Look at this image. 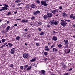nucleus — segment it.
Masks as SVG:
<instances>
[{
  "instance_id": "5",
  "label": "nucleus",
  "mask_w": 75,
  "mask_h": 75,
  "mask_svg": "<svg viewBox=\"0 0 75 75\" xmlns=\"http://www.w3.org/2000/svg\"><path fill=\"white\" fill-rule=\"evenodd\" d=\"M47 17L49 18L52 17V14L51 13H47Z\"/></svg>"
},
{
  "instance_id": "41",
  "label": "nucleus",
  "mask_w": 75,
  "mask_h": 75,
  "mask_svg": "<svg viewBox=\"0 0 75 75\" xmlns=\"http://www.w3.org/2000/svg\"><path fill=\"white\" fill-rule=\"evenodd\" d=\"M44 54L45 55H47V54H48V53H47V52H45Z\"/></svg>"
},
{
  "instance_id": "14",
  "label": "nucleus",
  "mask_w": 75,
  "mask_h": 75,
  "mask_svg": "<svg viewBox=\"0 0 75 75\" xmlns=\"http://www.w3.org/2000/svg\"><path fill=\"white\" fill-rule=\"evenodd\" d=\"M53 52H55V51L56 52H57V51H58V50L56 49L55 48H54L52 50Z\"/></svg>"
},
{
  "instance_id": "21",
  "label": "nucleus",
  "mask_w": 75,
  "mask_h": 75,
  "mask_svg": "<svg viewBox=\"0 0 75 75\" xmlns=\"http://www.w3.org/2000/svg\"><path fill=\"white\" fill-rule=\"evenodd\" d=\"M36 2H37V4H40V1H39V0H36Z\"/></svg>"
},
{
  "instance_id": "28",
  "label": "nucleus",
  "mask_w": 75,
  "mask_h": 75,
  "mask_svg": "<svg viewBox=\"0 0 75 75\" xmlns=\"http://www.w3.org/2000/svg\"><path fill=\"white\" fill-rule=\"evenodd\" d=\"M36 13L38 14H39V13H40V11H36Z\"/></svg>"
},
{
  "instance_id": "17",
  "label": "nucleus",
  "mask_w": 75,
  "mask_h": 75,
  "mask_svg": "<svg viewBox=\"0 0 75 75\" xmlns=\"http://www.w3.org/2000/svg\"><path fill=\"white\" fill-rule=\"evenodd\" d=\"M20 36H18L16 38V40H20Z\"/></svg>"
},
{
  "instance_id": "62",
  "label": "nucleus",
  "mask_w": 75,
  "mask_h": 75,
  "mask_svg": "<svg viewBox=\"0 0 75 75\" xmlns=\"http://www.w3.org/2000/svg\"><path fill=\"white\" fill-rule=\"evenodd\" d=\"M2 10H3L2 9L0 10V11H2Z\"/></svg>"
},
{
  "instance_id": "35",
  "label": "nucleus",
  "mask_w": 75,
  "mask_h": 75,
  "mask_svg": "<svg viewBox=\"0 0 75 75\" xmlns=\"http://www.w3.org/2000/svg\"><path fill=\"white\" fill-rule=\"evenodd\" d=\"M38 24H40V25H41H41L42 24V23L40 22H38Z\"/></svg>"
},
{
  "instance_id": "25",
  "label": "nucleus",
  "mask_w": 75,
  "mask_h": 75,
  "mask_svg": "<svg viewBox=\"0 0 75 75\" xmlns=\"http://www.w3.org/2000/svg\"><path fill=\"white\" fill-rule=\"evenodd\" d=\"M14 67V65L13 64H11L10 65V67L11 68H13Z\"/></svg>"
},
{
  "instance_id": "31",
  "label": "nucleus",
  "mask_w": 75,
  "mask_h": 75,
  "mask_svg": "<svg viewBox=\"0 0 75 75\" xmlns=\"http://www.w3.org/2000/svg\"><path fill=\"white\" fill-rule=\"evenodd\" d=\"M68 48V45H66L64 46V48Z\"/></svg>"
},
{
  "instance_id": "8",
  "label": "nucleus",
  "mask_w": 75,
  "mask_h": 75,
  "mask_svg": "<svg viewBox=\"0 0 75 75\" xmlns=\"http://www.w3.org/2000/svg\"><path fill=\"white\" fill-rule=\"evenodd\" d=\"M64 42V44L65 45H68V40H65L63 41Z\"/></svg>"
},
{
  "instance_id": "43",
  "label": "nucleus",
  "mask_w": 75,
  "mask_h": 75,
  "mask_svg": "<svg viewBox=\"0 0 75 75\" xmlns=\"http://www.w3.org/2000/svg\"><path fill=\"white\" fill-rule=\"evenodd\" d=\"M38 30L39 31H41L42 29L41 28H39L38 29Z\"/></svg>"
},
{
  "instance_id": "38",
  "label": "nucleus",
  "mask_w": 75,
  "mask_h": 75,
  "mask_svg": "<svg viewBox=\"0 0 75 75\" xmlns=\"http://www.w3.org/2000/svg\"><path fill=\"white\" fill-rule=\"evenodd\" d=\"M41 73L43 74H44V73H45V71H44V70L42 71Z\"/></svg>"
},
{
  "instance_id": "44",
  "label": "nucleus",
  "mask_w": 75,
  "mask_h": 75,
  "mask_svg": "<svg viewBox=\"0 0 75 75\" xmlns=\"http://www.w3.org/2000/svg\"><path fill=\"white\" fill-rule=\"evenodd\" d=\"M28 67V65L27 64L26 65H25V68H27Z\"/></svg>"
},
{
  "instance_id": "47",
  "label": "nucleus",
  "mask_w": 75,
  "mask_h": 75,
  "mask_svg": "<svg viewBox=\"0 0 75 75\" xmlns=\"http://www.w3.org/2000/svg\"><path fill=\"white\" fill-rule=\"evenodd\" d=\"M72 68H70L69 69V71H72Z\"/></svg>"
},
{
  "instance_id": "46",
  "label": "nucleus",
  "mask_w": 75,
  "mask_h": 75,
  "mask_svg": "<svg viewBox=\"0 0 75 75\" xmlns=\"http://www.w3.org/2000/svg\"><path fill=\"white\" fill-rule=\"evenodd\" d=\"M34 24L33 23H30V25H31V26H32V27H33V25H34Z\"/></svg>"
},
{
  "instance_id": "6",
  "label": "nucleus",
  "mask_w": 75,
  "mask_h": 75,
  "mask_svg": "<svg viewBox=\"0 0 75 75\" xmlns=\"http://www.w3.org/2000/svg\"><path fill=\"white\" fill-rule=\"evenodd\" d=\"M23 57L24 58H27L28 57V54L25 53L23 54Z\"/></svg>"
},
{
  "instance_id": "30",
  "label": "nucleus",
  "mask_w": 75,
  "mask_h": 75,
  "mask_svg": "<svg viewBox=\"0 0 75 75\" xmlns=\"http://www.w3.org/2000/svg\"><path fill=\"white\" fill-rule=\"evenodd\" d=\"M6 41V40H5V39H3L2 40V42H5V41Z\"/></svg>"
},
{
  "instance_id": "22",
  "label": "nucleus",
  "mask_w": 75,
  "mask_h": 75,
  "mask_svg": "<svg viewBox=\"0 0 75 75\" xmlns=\"http://www.w3.org/2000/svg\"><path fill=\"white\" fill-rule=\"evenodd\" d=\"M20 2H21V1L20 0H18L15 1L16 3H20Z\"/></svg>"
},
{
  "instance_id": "10",
  "label": "nucleus",
  "mask_w": 75,
  "mask_h": 75,
  "mask_svg": "<svg viewBox=\"0 0 75 75\" xmlns=\"http://www.w3.org/2000/svg\"><path fill=\"white\" fill-rule=\"evenodd\" d=\"M30 7L33 8H35V5L33 4H31L30 5Z\"/></svg>"
},
{
  "instance_id": "49",
  "label": "nucleus",
  "mask_w": 75,
  "mask_h": 75,
  "mask_svg": "<svg viewBox=\"0 0 75 75\" xmlns=\"http://www.w3.org/2000/svg\"><path fill=\"white\" fill-rule=\"evenodd\" d=\"M45 48H46V49H47V48H48V46H46L45 47Z\"/></svg>"
},
{
  "instance_id": "2",
  "label": "nucleus",
  "mask_w": 75,
  "mask_h": 75,
  "mask_svg": "<svg viewBox=\"0 0 75 75\" xmlns=\"http://www.w3.org/2000/svg\"><path fill=\"white\" fill-rule=\"evenodd\" d=\"M59 23V21H52L50 22V23L51 24L54 25H57L58 23Z\"/></svg>"
},
{
  "instance_id": "45",
  "label": "nucleus",
  "mask_w": 75,
  "mask_h": 75,
  "mask_svg": "<svg viewBox=\"0 0 75 75\" xmlns=\"http://www.w3.org/2000/svg\"><path fill=\"white\" fill-rule=\"evenodd\" d=\"M24 30H25V31H28V29L26 28L24 29Z\"/></svg>"
},
{
  "instance_id": "39",
  "label": "nucleus",
  "mask_w": 75,
  "mask_h": 75,
  "mask_svg": "<svg viewBox=\"0 0 75 75\" xmlns=\"http://www.w3.org/2000/svg\"><path fill=\"white\" fill-rule=\"evenodd\" d=\"M35 18V17L34 16H33L31 18V20H34Z\"/></svg>"
},
{
  "instance_id": "55",
  "label": "nucleus",
  "mask_w": 75,
  "mask_h": 75,
  "mask_svg": "<svg viewBox=\"0 0 75 75\" xmlns=\"http://www.w3.org/2000/svg\"><path fill=\"white\" fill-rule=\"evenodd\" d=\"M5 7H6V8H7V7H8V6L7 5H6V6H5Z\"/></svg>"
},
{
  "instance_id": "60",
  "label": "nucleus",
  "mask_w": 75,
  "mask_h": 75,
  "mask_svg": "<svg viewBox=\"0 0 75 75\" xmlns=\"http://www.w3.org/2000/svg\"><path fill=\"white\" fill-rule=\"evenodd\" d=\"M52 33H53V34H55V31H53Z\"/></svg>"
},
{
  "instance_id": "12",
  "label": "nucleus",
  "mask_w": 75,
  "mask_h": 75,
  "mask_svg": "<svg viewBox=\"0 0 75 75\" xmlns=\"http://www.w3.org/2000/svg\"><path fill=\"white\" fill-rule=\"evenodd\" d=\"M31 68H32L31 66L28 67L26 69V71H29V70H30V69H31Z\"/></svg>"
},
{
  "instance_id": "64",
  "label": "nucleus",
  "mask_w": 75,
  "mask_h": 75,
  "mask_svg": "<svg viewBox=\"0 0 75 75\" xmlns=\"http://www.w3.org/2000/svg\"><path fill=\"white\" fill-rule=\"evenodd\" d=\"M5 10H8V8L5 7Z\"/></svg>"
},
{
  "instance_id": "11",
  "label": "nucleus",
  "mask_w": 75,
  "mask_h": 75,
  "mask_svg": "<svg viewBox=\"0 0 75 75\" xmlns=\"http://www.w3.org/2000/svg\"><path fill=\"white\" fill-rule=\"evenodd\" d=\"M58 10L57 9H56V10H54L52 11L51 13H56V12H58Z\"/></svg>"
},
{
  "instance_id": "42",
  "label": "nucleus",
  "mask_w": 75,
  "mask_h": 75,
  "mask_svg": "<svg viewBox=\"0 0 75 75\" xmlns=\"http://www.w3.org/2000/svg\"><path fill=\"white\" fill-rule=\"evenodd\" d=\"M34 15H37L38 14H37V13H36V12H35L34 13Z\"/></svg>"
},
{
  "instance_id": "3",
  "label": "nucleus",
  "mask_w": 75,
  "mask_h": 75,
  "mask_svg": "<svg viewBox=\"0 0 75 75\" xmlns=\"http://www.w3.org/2000/svg\"><path fill=\"white\" fill-rule=\"evenodd\" d=\"M41 3L42 5V6H46L47 5V2L45 1H41Z\"/></svg>"
},
{
  "instance_id": "40",
  "label": "nucleus",
  "mask_w": 75,
  "mask_h": 75,
  "mask_svg": "<svg viewBox=\"0 0 75 75\" xmlns=\"http://www.w3.org/2000/svg\"><path fill=\"white\" fill-rule=\"evenodd\" d=\"M66 21H67V22H70V21H71V20H66Z\"/></svg>"
},
{
  "instance_id": "27",
  "label": "nucleus",
  "mask_w": 75,
  "mask_h": 75,
  "mask_svg": "<svg viewBox=\"0 0 75 75\" xmlns=\"http://www.w3.org/2000/svg\"><path fill=\"white\" fill-rule=\"evenodd\" d=\"M20 69H22V70H23L24 69V67H23V66H21L20 67Z\"/></svg>"
},
{
  "instance_id": "48",
  "label": "nucleus",
  "mask_w": 75,
  "mask_h": 75,
  "mask_svg": "<svg viewBox=\"0 0 75 75\" xmlns=\"http://www.w3.org/2000/svg\"><path fill=\"white\" fill-rule=\"evenodd\" d=\"M59 9H60V10H61V9H62V6H60L59 7Z\"/></svg>"
},
{
  "instance_id": "50",
  "label": "nucleus",
  "mask_w": 75,
  "mask_h": 75,
  "mask_svg": "<svg viewBox=\"0 0 75 75\" xmlns=\"http://www.w3.org/2000/svg\"><path fill=\"white\" fill-rule=\"evenodd\" d=\"M7 42H6L4 43V46L6 45H7Z\"/></svg>"
},
{
  "instance_id": "54",
  "label": "nucleus",
  "mask_w": 75,
  "mask_h": 75,
  "mask_svg": "<svg viewBox=\"0 0 75 75\" xmlns=\"http://www.w3.org/2000/svg\"><path fill=\"white\" fill-rule=\"evenodd\" d=\"M20 4H18L17 5V6L18 7H19V6H20Z\"/></svg>"
},
{
  "instance_id": "33",
  "label": "nucleus",
  "mask_w": 75,
  "mask_h": 75,
  "mask_svg": "<svg viewBox=\"0 0 75 75\" xmlns=\"http://www.w3.org/2000/svg\"><path fill=\"white\" fill-rule=\"evenodd\" d=\"M36 45L37 46H39V45H40V44L38 43H36Z\"/></svg>"
},
{
  "instance_id": "59",
  "label": "nucleus",
  "mask_w": 75,
  "mask_h": 75,
  "mask_svg": "<svg viewBox=\"0 0 75 75\" xmlns=\"http://www.w3.org/2000/svg\"><path fill=\"white\" fill-rule=\"evenodd\" d=\"M14 25L15 26H17V24H15V25Z\"/></svg>"
},
{
  "instance_id": "19",
  "label": "nucleus",
  "mask_w": 75,
  "mask_h": 75,
  "mask_svg": "<svg viewBox=\"0 0 75 75\" xmlns=\"http://www.w3.org/2000/svg\"><path fill=\"white\" fill-rule=\"evenodd\" d=\"M8 45H9V47L10 48H11V47H12V44L10 43H8Z\"/></svg>"
},
{
  "instance_id": "37",
  "label": "nucleus",
  "mask_w": 75,
  "mask_h": 75,
  "mask_svg": "<svg viewBox=\"0 0 75 75\" xmlns=\"http://www.w3.org/2000/svg\"><path fill=\"white\" fill-rule=\"evenodd\" d=\"M11 12L9 11L8 13L7 14V15H10V14H11Z\"/></svg>"
},
{
  "instance_id": "18",
  "label": "nucleus",
  "mask_w": 75,
  "mask_h": 75,
  "mask_svg": "<svg viewBox=\"0 0 75 75\" xmlns=\"http://www.w3.org/2000/svg\"><path fill=\"white\" fill-rule=\"evenodd\" d=\"M63 16L64 17H65V16H67V14H66V13H65V12L63 13Z\"/></svg>"
},
{
  "instance_id": "26",
  "label": "nucleus",
  "mask_w": 75,
  "mask_h": 75,
  "mask_svg": "<svg viewBox=\"0 0 75 75\" xmlns=\"http://www.w3.org/2000/svg\"><path fill=\"white\" fill-rule=\"evenodd\" d=\"M58 47L59 48H61V47H62V45L59 44L58 45Z\"/></svg>"
},
{
  "instance_id": "13",
  "label": "nucleus",
  "mask_w": 75,
  "mask_h": 75,
  "mask_svg": "<svg viewBox=\"0 0 75 75\" xmlns=\"http://www.w3.org/2000/svg\"><path fill=\"white\" fill-rule=\"evenodd\" d=\"M36 60V59L35 58H33V59L30 60V61L31 62H35V60Z\"/></svg>"
},
{
  "instance_id": "4",
  "label": "nucleus",
  "mask_w": 75,
  "mask_h": 75,
  "mask_svg": "<svg viewBox=\"0 0 75 75\" xmlns=\"http://www.w3.org/2000/svg\"><path fill=\"white\" fill-rule=\"evenodd\" d=\"M15 50H16L14 48L12 49L11 50V54H14V52H15Z\"/></svg>"
},
{
  "instance_id": "34",
  "label": "nucleus",
  "mask_w": 75,
  "mask_h": 75,
  "mask_svg": "<svg viewBox=\"0 0 75 75\" xmlns=\"http://www.w3.org/2000/svg\"><path fill=\"white\" fill-rule=\"evenodd\" d=\"M55 47V44H53L51 46V48H53V47Z\"/></svg>"
},
{
  "instance_id": "52",
  "label": "nucleus",
  "mask_w": 75,
  "mask_h": 75,
  "mask_svg": "<svg viewBox=\"0 0 75 75\" xmlns=\"http://www.w3.org/2000/svg\"><path fill=\"white\" fill-rule=\"evenodd\" d=\"M69 75V74H68V73H66L65 74H64V75Z\"/></svg>"
},
{
  "instance_id": "7",
  "label": "nucleus",
  "mask_w": 75,
  "mask_h": 75,
  "mask_svg": "<svg viewBox=\"0 0 75 75\" xmlns=\"http://www.w3.org/2000/svg\"><path fill=\"white\" fill-rule=\"evenodd\" d=\"M52 39L53 40V41H57V39H58V38L54 36H53Z\"/></svg>"
},
{
  "instance_id": "57",
  "label": "nucleus",
  "mask_w": 75,
  "mask_h": 75,
  "mask_svg": "<svg viewBox=\"0 0 75 75\" xmlns=\"http://www.w3.org/2000/svg\"><path fill=\"white\" fill-rule=\"evenodd\" d=\"M14 14H16L17 13V11H16L15 12H14Z\"/></svg>"
},
{
  "instance_id": "15",
  "label": "nucleus",
  "mask_w": 75,
  "mask_h": 75,
  "mask_svg": "<svg viewBox=\"0 0 75 75\" xmlns=\"http://www.w3.org/2000/svg\"><path fill=\"white\" fill-rule=\"evenodd\" d=\"M43 18L44 19H47L48 18V16L47 15H45L43 16Z\"/></svg>"
},
{
  "instance_id": "56",
  "label": "nucleus",
  "mask_w": 75,
  "mask_h": 75,
  "mask_svg": "<svg viewBox=\"0 0 75 75\" xmlns=\"http://www.w3.org/2000/svg\"><path fill=\"white\" fill-rule=\"evenodd\" d=\"M47 27H50V25H47Z\"/></svg>"
},
{
  "instance_id": "29",
  "label": "nucleus",
  "mask_w": 75,
  "mask_h": 75,
  "mask_svg": "<svg viewBox=\"0 0 75 75\" xmlns=\"http://www.w3.org/2000/svg\"><path fill=\"white\" fill-rule=\"evenodd\" d=\"M70 52H71V50H70V49H68V50H67V53H69Z\"/></svg>"
},
{
  "instance_id": "24",
  "label": "nucleus",
  "mask_w": 75,
  "mask_h": 75,
  "mask_svg": "<svg viewBox=\"0 0 75 75\" xmlns=\"http://www.w3.org/2000/svg\"><path fill=\"white\" fill-rule=\"evenodd\" d=\"M10 26H8L6 28L7 31H8V30H9V29H10Z\"/></svg>"
},
{
  "instance_id": "32",
  "label": "nucleus",
  "mask_w": 75,
  "mask_h": 75,
  "mask_svg": "<svg viewBox=\"0 0 75 75\" xmlns=\"http://www.w3.org/2000/svg\"><path fill=\"white\" fill-rule=\"evenodd\" d=\"M45 51H50V49L47 48V49H45Z\"/></svg>"
},
{
  "instance_id": "61",
  "label": "nucleus",
  "mask_w": 75,
  "mask_h": 75,
  "mask_svg": "<svg viewBox=\"0 0 75 75\" xmlns=\"http://www.w3.org/2000/svg\"><path fill=\"white\" fill-rule=\"evenodd\" d=\"M9 22H10V21H7V23L8 24H9Z\"/></svg>"
},
{
  "instance_id": "16",
  "label": "nucleus",
  "mask_w": 75,
  "mask_h": 75,
  "mask_svg": "<svg viewBox=\"0 0 75 75\" xmlns=\"http://www.w3.org/2000/svg\"><path fill=\"white\" fill-rule=\"evenodd\" d=\"M28 21V20H26V21H25V19H23L22 20L21 22H23V23H26V22H27V21Z\"/></svg>"
},
{
  "instance_id": "63",
  "label": "nucleus",
  "mask_w": 75,
  "mask_h": 75,
  "mask_svg": "<svg viewBox=\"0 0 75 75\" xmlns=\"http://www.w3.org/2000/svg\"><path fill=\"white\" fill-rule=\"evenodd\" d=\"M25 45H28V44L25 43Z\"/></svg>"
},
{
  "instance_id": "53",
  "label": "nucleus",
  "mask_w": 75,
  "mask_h": 75,
  "mask_svg": "<svg viewBox=\"0 0 75 75\" xmlns=\"http://www.w3.org/2000/svg\"><path fill=\"white\" fill-rule=\"evenodd\" d=\"M40 75H44V74L42 73H41Z\"/></svg>"
},
{
  "instance_id": "9",
  "label": "nucleus",
  "mask_w": 75,
  "mask_h": 75,
  "mask_svg": "<svg viewBox=\"0 0 75 75\" xmlns=\"http://www.w3.org/2000/svg\"><path fill=\"white\" fill-rule=\"evenodd\" d=\"M69 17L70 18H73V20H75V16H73V14H71Z\"/></svg>"
},
{
  "instance_id": "1",
  "label": "nucleus",
  "mask_w": 75,
  "mask_h": 75,
  "mask_svg": "<svg viewBox=\"0 0 75 75\" xmlns=\"http://www.w3.org/2000/svg\"><path fill=\"white\" fill-rule=\"evenodd\" d=\"M62 22L61 23V24L62 26L63 27H65L67 24V23L66 21H65L64 20H62Z\"/></svg>"
},
{
  "instance_id": "20",
  "label": "nucleus",
  "mask_w": 75,
  "mask_h": 75,
  "mask_svg": "<svg viewBox=\"0 0 75 75\" xmlns=\"http://www.w3.org/2000/svg\"><path fill=\"white\" fill-rule=\"evenodd\" d=\"M30 5L29 4L26 5V7L27 8V9H28V8H29L30 7Z\"/></svg>"
},
{
  "instance_id": "36",
  "label": "nucleus",
  "mask_w": 75,
  "mask_h": 75,
  "mask_svg": "<svg viewBox=\"0 0 75 75\" xmlns=\"http://www.w3.org/2000/svg\"><path fill=\"white\" fill-rule=\"evenodd\" d=\"M2 10H5V6L2 7Z\"/></svg>"
},
{
  "instance_id": "23",
  "label": "nucleus",
  "mask_w": 75,
  "mask_h": 75,
  "mask_svg": "<svg viewBox=\"0 0 75 75\" xmlns=\"http://www.w3.org/2000/svg\"><path fill=\"white\" fill-rule=\"evenodd\" d=\"M44 34H45V33H44V32H42L40 33V35H44Z\"/></svg>"
},
{
  "instance_id": "51",
  "label": "nucleus",
  "mask_w": 75,
  "mask_h": 75,
  "mask_svg": "<svg viewBox=\"0 0 75 75\" xmlns=\"http://www.w3.org/2000/svg\"><path fill=\"white\" fill-rule=\"evenodd\" d=\"M4 45H2L0 47V48L1 49V48H3V47H4Z\"/></svg>"
},
{
  "instance_id": "58",
  "label": "nucleus",
  "mask_w": 75,
  "mask_h": 75,
  "mask_svg": "<svg viewBox=\"0 0 75 75\" xmlns=\"http://www.w3.org/2000/svg\"><path fill=\"white\" fill-rule=\"evenodd\" d=\"M3 5L4 6H7V4H3Z\"/></svg>"
}]
</instances>
